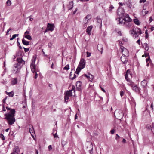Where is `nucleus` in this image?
I'll use <instances>...</instances> for the list:
<instances>
[{
	"label": "nucleus",
	"instance_id": "1",
	"mask_svg": "<svg viewBox=\"0 0 154 154\" xmlns=\"http://www.w3.org/2000/svg\"><path fill=\"white\" fill-rule=\"evenodd\" d=\"M85 61L83 58L81 59L79 65L76 69V71L75 72V73L78 75L80 71L81 70L85 67Z\"/></svg>",
	"mask_w": 154,
	"mask_h": 154
},
{
	"label": "nucleus",
	"instance_id": "2",
	"mask_svg": "<svg viewBox=\"0 0 154 154\" xmlns=\"http://www.w3.org/2000/svg\"><path fill=\"white\" fill-rule=\"evenodd\" d=\"M123 113L121 110L117 109L115 111L114 116L117 119H121L123 116Z\"/></svg>",
	"mask_w": 154,
	"mask_h": 154
},
{
	"label": "nucleus",
	"instance_id": "3",
	"mask_svg": "<svg viewBox=\"0 0 154 154\" xmlns=\"http://www.w3.org/2000/svg\"><path fill=\"white\" fill-rule=\"evenodd\" d=\"M15 110L10 108V125L13 124L15 121L14 117L15 116Z\"/></svg>",
	"mask_w": 154,
	"mask_h": 154
},
{
	"label": "nucleus",
	"instance_id": "4",
	"mask_svg": "<svg viewBox=\"0 0 154 154\" xmlns=\"http://www.w3.org/2000/svg\"><path fill=\"white\" fill-rule=\"evenodd\" d=\"M117 14L121 18L124 17L126 15L124 10L122 7H119L117 10Z\"/></svg>",
	"mask_w": 154,
	"mask_h": 154
},
{
	"label": "nucleus",
	"instance_id": "5",
	"mask_svg": "<svg viewBox=\"0 0 154 154\" xmlns=\"http://www.w3.org/2000/svg\"><path fill=\"white\" fill-rule=\"evenodd\" d=\"M17 64L14 65V66L20 68L24 64L25 61L21 58H17Z\"/></svg>",
	"mask_w": 154,
	"mask_h": 154
},
{
	"label": "nucleus",
	"instance_id": "6",
	"mask_svg": "<svg viewBox=\"0 0 154 154\" xmlns=\"http://www.w3.org/2000/svg\"><path fill=\"white\" fill-rule=\"evenodd\" d=\"M120 49L121 51L122 54V55L127 56H129L128 51L126 48H124L123 46H121L120 47Z\"/></svg>",
	"mask_w": 154,
	"mask_h": 154
},
{
	"label": "nucleus",
	"instance_id": "7",
	"mask_svg": "<svg viewBox=\"0 0 154 154\" xmlns=\"http://www.w3.org/2000/svg\"><path fill=\"white\" fill-rule=\"evenodd\" d=\"M128 56L122 55L121 57V60L122 62V64H126L128 61L127 57Z\"/></svg>",
	"mask_w": 154,
	"mask_h": 154
},
{
	"label": "nucleus",
	"instance_id": "8",
	"mask_svg": "<svg viewBox=\"0 0 154 154\" xmlns=\"http://www.w3.org/2000/svg\"><path fill=\"white\" fill-rule=\"evenodd\" d=\"M82 82L80 81H78L76 82V89L79 91H81V85Z\"/></svg>",
	"mask_w": 154,
	"mask_h": 154
},
{
	"label": "nucleus",
	"instance_id": "9",
	"mask_svg": "<svg viewBox=\"0 0 154 154\" xmlns=\"http://www.w3.org/2000/svg\"><path fill=\"white\" fill-rule=\"evenodd\" d=\"M75 87L73 85L72 86V89L71 90H69V91H67L65 94L69 96H71L72 95V91H73L75 93Z\"/></svg>",
	"mask_w": 154,
	"mask_h": 154
},
{
	"label": "nucleus",
	"instance_id": "10",
	"mask_svg": "<svg viewBox=\"0 0 154 154\" xmlns=\"http://www.w3.org/2000/svg\"><path fill=\"white\" fill-rule=\"evenodd\" d=\"M47 28L49 31H53L54 29V24L48 23Z\"/></svg>",
	"mask_w": 154,
	"mask_h": 154
},
{
	"label": "nucleus",
	"instance_id": "11",
	"mask_svg": "<svg viewBox=\"0 0 154 154\" xmlns=\"http://www.w3.org/2000/svg\"><path fill=\"white\" fill-rule=\"evenodd\" d=\"M135 34L134 35H136V37L137 36H138V35H137L138 33H139L140 34H141L142 33L140 29L138 28H135Z\"/></svg>",
	"mask_w": 154,
	"mask_h": 154
},
{
	"label": "nucleus",
	"instance_id": "12",
	"mask_svg": "<svg viewBox=\"0 0 154 154\" xmlns=\"http://www.w3.org/2000/svg\"><path fill=\"white\" fill-rule=\"evenodd\" d=\"M14 68L12 70V72L13 73H15V74H17L20 72V68L18 67H15L14 66Z\"/></svg>",
	"mask_w": 154,
	"mask_h": 154
},
{
	"label": "nucleus",
	"instance_id": "13",
	"mask_svg": "<svg viewBox=\"0 0 154 154\" xmlns=\"http://www.w3.org/2000/svg\"><path fill=\"white\" fill-rule=\"evenodd\" d=\"M93 28V26H88L86 29V32L88 34L90 35L91 34V31Z\"/></svg>",
	"mask_w": 154,
	"mask_h": 154
},
{
	"label": "nucleus",
	"instance_id": "14",
	"mask_svg": "<svg viewBox=\"0 0 154 154\" xmlns=\"http://www.w3.org/2000/svg\"><path fill=\"white\" fill-rule=\"evenodd\" d=\"M20 149L19 147L18 146H15L14 148L13 152L11 154H19L18 152H19Z\"/></svg>",
	"mask_w": 154,
	"mask_h": 154
},
{
	"label": "nucleus",
	"instance_id": "15",
	"mask_svg": "<svg viewBox=\"0 0 154 154\" xmlns=\"http://www.w3.org/2000/svg\"><path fill=\"white\" fill-rule=\"evenodd\" d=\"M97 48L98 50L100 51L101 54H102L103 49V46L101 44H99L97 45Z\"/></svg>",
	"mask_w": 154,
	"mask_h": 154
},
{
	"label": "nucleus",
	"instance_id": "16",
	"mask_svg": "<svg viewBox=\"0 0 154 154\" xmlns=\"http://www.w3.org/2000/svg\"><path fill=\"white\" fill-rule=\"evenodd\" d=\"M17 82V78H12L11 79V84L12 85H16Z\"/></svg>",
	"mask_w": 154,
	"mask_h": 154
},
{
	"label": "nucleus",
	"instance_id": "17",
	"mask_svg": "<svg viewBox=\"0 0 154 154\" xmlns=\"http://www.w3.org/2000/svg\"><path fill=\"white\" fill-rule=\"evenodd\" d=\"M133 90L135 92H138L140 91V88L138 87L137 85H134L132 87Z\"/></svg>",
	"mask_w": 154,
	"mask_h": 154
},
{
	"label": "nucleus",
	"instance_id": "18",
	"mask_svg": "<svg viewBox=\"0 0 154 154\" xmlns=\"http://www.w3.org/2000/svg\"><path fill=\"white\" fill-rule=\"evenodd\" d=\"M125 22H131L132 20L130 18L128 15L127 14L125 15L124 18Z\"/></svg>",
	"mask_w": 154,
	"mask_h": 154
},
{
	"label": "nucleus",
	"instance_id": "19",
	"mask_svg": "<svg viewBox=\"0 0 154 154\" xmlns=\"http://www.w3.org/2000/svg\"><path fill=\"white\" fill-rule=\"evenodd\" d=\"M5 118L7 119L8 123L10 125V112L7 114H5Z\"/></svg>",
	"mask_w": 154,
	"mask_h": 154
},
{
	"label": "nucleus",
	"instance_id": "20",
	"mask_svg": "<svg viewBox=\"0 0 154 154\" xmlns=\"http://www.w3.org/2000/svg\"><path fill=\"white\" fill-rule=\"evenodd\" d=\"M147 82L145 79H144L141 82V85L143 87L145 88L146 87Z\"/></svg>",
	"mask_w": 154,
	"mask_h": 154
},
{
	"label": "nucleus",
	"instance_id": "21",
	"mask_svg": "<svg viewBox=\"0 0 154 154\" xmlns=\"http://www.w3.org/2000/svg\"><path fill=\"white\" fill-rule=\"evenodd\" d=\"M127 81L128 82V84L129 85L131 86V87H133V86L134 85V82L132 81L130 79H127Z\"/></svg>",
	"mask_w": 154,
	"mask_h": 154
},
{
	"label": "nucleus",
	"instance_id": "22",
	"mask_svg": "<svg viewBox=\"0 0 154 154\" xmlns=\"http://www.w3.org/2000/svg\"><path fill=\"white\" fill-rule=\"evenodd\" d=\"M124 25L126 27L130 28L131 27L132 24L130 22H126L125 23Z\"/></svg>",
	"mask_w": 154,
	"mask_h": 154
},
{
	"label": "nucleus",
	"instance_id": "23",
	"mask_svg": "<svg viewBox=\"0 0 154 154\" xmlns=\"http://www.w3.org/2000/svg\"><path fill=\"white\" fill-rule=\"evenodd\" d=\"M73 2L72 1L69 2V5H68V8L69 10L71 9L73 7Z\"/></svg>",
	"mask_w": 154,
	"mask_h": 154
},
{
	"label": "nucleus",
	"instance_id": "24",
	"mask_svg": "<svg viewBox=\"0 0 154 154\" xmlns=\"http://www.w3.org/2000/svg\"><path fill=\"white\" fill-rule=\"evenodd\" d=\"M122 18L120 17L119 18H118V20L119 21V24H121L123 25H124V24L125 22L124 18H123L122 19Z\"/></svg>",
	"mask_w": 154,
	"mask_h": 154
},
{
	"label": "nucleus",
	"instance_id": "25",
	"mask_svg": "<svg viewBox=\"0 0 154 154\" xmlns=\"http://www.w3.org/2000/svg\"><path fill=\"white\" fill-rule=\"evenodd\" d=\"M129 73L131 75V74L130 73V71L129 69H128L126 72L125 75V79L127 80L128 79H129L128 77Z\"/></svg>",
	"mask_w": 154,
	"mask_h": 154
},
{
	"label": "nucleus",
	"instance_id": "26",
	"mask_svg": "<svg viewBox=\"0 0 154 154\" xmlns=\"http://www.w3.org/2000/svg\"><path fill=\"white\" fill-rule=\"evenodd\" d=\"M29 132L32 135V133H34V128H33L32 125H29Z\"/></svg>",
	"mask_w": 154,
	"mask_h": 154
},
{
	"label": "nucleus",
	"instance_id": "27",
	"mask_svg": "<svg viewBox=\"0 0 154 154\" xmlns=\"http://www.w3.org/2000/svg\"><path fill=\"white\" fill-rule=\"evenodd\" d=\"M145 55L146 57V61L147 63L148 61H149L150 60V57L149 55V54H147L146 53H145Z\"/></svg>",
	"mask_w": 154,
	"mask_h": 154
},
{
	"label": "nucleus",
	"instance_id": "28",
	"mask_svg": "<svg viewBox=\"0 0 154 154\" xmlns=\"http://www.w3.org/2000/svg\"><path fill=\"white\" fill-rule=\"evenodd\" d=\"M129 32L130 34L132 35L134 37H136V36L134 35L135 34V30L134 28L132 30L130 31Z\"/></svg>",
	"mask_w": 154,
	"mask_h": 154
},
{
	"label": "nucleus",
	"instance_id": "29",
	"mask_svg": "<svg viewBox=\"0 0 154 154\" xmlns=\"http://www.w3.org/2000/svg\"><path fill=\"white\" fill-rule=\"evenodd\" d=\"M32 62L31 63L30 65V67L32 66H35V61L36 60V58H33V59H32Z\"/></svg>",
	"mask_w": 154,
	"mask_h": 154
},
{
	"label": "nucleus",
	"instance_id": "30",
	"mask_svg": "<svg viewBox=\"0 0 154 154\" xmlns=\"http://www.w3.org/2000/svg\"><path fill=\"white\" fill-rule=\"evenodd\" d=\"M22 43L25 45H28L29 44V42L25 40L24 38L22 40Z\"/></svg>",
	"mask_w": 154,
	"mask_h": 154
},
{
	"label": "nucleus",
	"instance_id": "31",
	"mask_svg": "<svg viewBox=\"0 0 154 154\" xmlns=\"http://www.w3.org/2000/svg\"><path fill=\"white\" fill-rule=\"evenodd\" d=\"M143 46L146 51H148L149 49V46L146 43H144Z\"/></svg>",
	"mask_w": 154,
	"mask_h": 154
},
{
	"label": "nucleus",
	"instance_id": "32",
	"mask_svg": "<svg viewBox=\"0 0 154 154\" xmlns=\"http://www.w3.org/2000/svg\"><path fill=\"white\" fill-rule=\"evenodd\" d=\"M134 21L136 24H137L138 25H140V23L139 20L138 19H134Z\"/></svg>",
	"mask_w": 154,
	"mask_h": 154
},
{
	"label": "nucleus",
	"instance_id": "33",
	"mask_svg": "<svg viewBox=\"0 0 154 154\" xmlns=\"http://www.w3.org/2000/svg\"><path fill=\"white\" fill-rule=\"evenodd\" d=\"M24 37L29 40H31L32 39L31 36L29 35H26Z\"/></svg>",
	"mask_w": 154,
	"mask_h": 154
},
{
	"label": "nucleus",
	"instance_id": "34",
	"mask_svg": "<svg viewBox=\"0 0 154 154\" xmlns=\"http://www.w3.org/2000/svg\"><path fill=\"white\" fill-rule=\"evenodd\" d=\"M114 8V7L112 5H111L109 9V12L111 13L112 12V10Z\"/></svg>",
	"mask_w": 154,
	"mask_h": 154
},
{
	"label": "nucleus",
	"instance_id": "35",
	"mask_svg": "<svg viewBox=\"0 0 154 154\" xmlns=\"http://www.w3.org/2000/svg\"><path fill=\"white\" fill-rule=\"evenodd\" d=\"M18 35H19L18 34L13 35H12V38H10V40H13V39L15 38L16 37V36H17Z\"/></svg>",
	"mask_w": 154,
	"mask_h": 154
},
{
	"label": "nucleus",
	"instance_id": "36",
	"mask_svg": "<svg viewBox=\"0 0 154 154\" xmlns=\"http://www.w3.org/2000/svg\"><path fill=\"white\" fill-rule=\"evenodd\" d=\"M146 128L149 130H152V128L150 125H146Z\"/></svg>",
	"mask_w": 154,
	"mask_h": 154
},
{
	"label": "nucleus",
	"instance_id": "37",
	"mask_svg": "<svg viewBox=\"0 0 154 154\" xmlns=\"http://www.w3.org/2000/svg\"><path fill=\"white\" fill-rule=\"evenodd\" d=\"M120 138H121V137H120L117 134L116 135V139L118 142L119 141V139Z\"/></svg>",
	"mask_w": 154,
	"mask_h": 154
},
{
	"label": "nucleus",
	"instance_id": "38",
	"mask_svg": "<svg viewBox=\"0 0 154 154\" xmlns=\"http://www.w3.org/2000/svg\"><path fill=\"white\" fill-rule=\"evenodd\" d=\"M30 67L32 72L33 73H34L35 72V66H32V67L31 66Z\"/></svg>",
	"mask_w": 154,
	"mask_h": 154
},
{
	"label": "nucleus",
	"instance_id": "39",
	"mask_svg": "<svg viewBox=\"0 0 154 154\" xmlns=\"http://www.w3.org/2000/svg\"><path fill=\"white\" fill-rule=\"evenodd\" d=\"M64 69L65 70H68L69 69V64L66 65L64 67Z\"/></svg>",
	"mask_w": 154,
	"mask_h": 154
},
{
	"label": "nucleus",
	"instance_id": "40",
	"mask_svg": "<svg viewBox=\"0 0 154 154\" xmlns=\"http://www.w3.org/2000/svg\"><path fill=\"white\" fill-rule=\"evenodd\" d=\"M69 96L65 94V97H64V98H65V101L66 102V100H68L69 99Z\"/></svg>",
	"mask_w": 154,
	"mask_h": 154
},
{
	"label": "nucleus",
	"instance_id": "41",
	"mask_svg": "<svg viewBox=\"0 0 154 154\" xmlns=\"http://www.w3.org/2000/svg\"><path fill=\"white\" fill-rule=\"evenodd\" d=\"M23 48L24 49L25 52H28L29 50V48H26L25 47H23Z\"/></svg>",
	"mask_w": 154,
	"mask_h": 154
},
{
	"label": "nucleus",
	"instance_id": "42",
	"mask_svg": "<svg viewBox=\"0 0 154 154\" xmlns=\"http://www.w3.org/2000/svg\"><path fill=\"white\" fill-rule=\"evenodd\" d=\"M0 137L1 138H2V139L3 140H5V137H4V136L2 134H0Z\"/></svg>",
	"mask_w": 154,
	"mask_h": 154
},
{
	"label": "nucleus",
	"instance_id": "43",
	"mask_svg": "<svg viewBox=\"0 0 154 154\" xmlns=\"http://www.w3.org/2000/svg\"><path fill=\"white\" fill-rule=\"evenodd\" d=\"M90 18H91V16L89 15H87L86 16L85 18V19H88V20H89Z\"/></svg>",
	"mask_w": 154,
	"mask_h": 154
},
{
	"label": "nucleus",
	"instance_id": "44",
	"mask_svg": "<svg viewBox=\"0 0 154 154\" xmlns=\"http://www.w3.org/2000/svg\"><path fill=\"white\" fill-rule=\"evenodd\" d=\"M122 40L124 42H126L128 41V39L126 38H123L122 39Z\"/></svg>",
	"mask_w": 154,
	"mask_h": 154
},
{
	"label": "nucleus",
	"instance_id": "45",
	"mask_svg": "<svg viewBox=\"0 0 154 154\" xmlns=\"http://www.w3.org/2000/svg\"><path fill=\"white\" fill-rule=\"evenodd\" d=\"M131 105L133 106H135L136 105V103L134 102V101L132 100V102L131 103Z\"/></svg>",
	"mask_w": 154,
	"mask_h": 154
},
{
	"label": "nucleus",
	"instance_id": "46",
	"mask_svg": "<svg viewBox=\"0 0 154 154\" xmlns=\"http://www.w3.org/2000/svg\"><path fill=\"white\" fill-rule=\"evenodd\" d=\"M17 45L19 46V48L20 49H22V47L20 46V43L18 41H17Z\"/></svg>",
	"mask_w": 154,
	"mask_h": 154
},
{
	"label": "nucleus",
	"instance_id": "47",
	"mask_svg": "<svg viewBox=\"0 0 154 154\" xmlns=\"http://www.w3.org/2000/svg\"><path fill=\"white\" fill-rule=\"evenodd\" d=\"M22 55V53L20 52L19 51L18 53L17 54V55L18 56H21Z\"/></svg>",
	"mask_w": 154,
	"mask_h": 154
},
{
	"label": "nucleus",
	"instance_id": "48",
	"mask_svg": "<svg viewBox=\"0 0 154 154\" xmlns=\"http://www.w3.org/2000/svg\"><path fill=\"white\" fill-rule=\"evenodd\" d=\"M87 57H90L91 55V53H90L88 52H87Z\"/></svg>",
	"mask_w": 154,
	"mask_h": 154
},
{
	"label": "nucleus",
	"instance_id": "49",
	"mask_svg": "<svg viewBox=\"0 0 154 154\" xmlns=\"http://www.w3.org/2000/svg\"><path fill=\"white\" fill-rule=\"evenodd\" d=\"M115 132V130L114 129H112L110 131V133L112 134H113Z\"/></svg>",
	"mask_w": 154,
	"mask_h": 154
},
{
	"label": "nucleus",
	"instance_id": "50",
	"mask_svg": "<svg viewBox=\"0 0 154 154\" xmlns=\"http://www.w3.org/2000/svg\"><path fill=\"white\" fill-rule=\"evenodd\" d=\"M29 33V31H26L24 33V36H25L26 35H28V34Z\"/></svg>",
	"mask_w": 154,
	"mask_h": 154
},
{
	"label": "nucleus",
	"instance_id": "51",
	"mask_svg": "<svg viewBox=\"0 0 154 154\" xmlns=\"http://www.w3.org/2000/svg\"><path fill=\"white\" fill-rule=\"evenodd\" d=\"M120 95L121 97H122L124 94V92L123 91H121L120 92Z\"/></svg>",
	"mask_w": 154,
	"mask_h": 154
},
{
	"label": "nucleus",
	"instance_id": "52",
	"mask_svg": "<svg viewBox=\"0 0 154 154\" xmlns=\"http://www.w3.org/2000/svg\"><path fill=\"white\" fill-rule=\"evenodd\" d=\"M14 94V92L12 91L10 92V97H13Z\"/></svg>",
	"mask_w": 154,
	"mask_h": 154
},
{
	"label": "nucleus",
	"instance_id": "53",
	"mask_svg": "<svg viewBox=\"0 0 154 154\" xmlns=\"http://www.w3.org/2000/svg\"><path fill=\"white\" fill-rule=\"evenodd\" d=\"M52 45V44L51 43H49L48 44V46L49 48H51Z\"/></svg>",
	"mask_w": 154,
	"mask_h": 154
},
{
	"label": "nucleus",
	"instance_id": "54",
	"mask_svg": "<svg viewBox=\"0 0 154 154\" xmlns=\"http://www.w3.org/2000/svg\"><path fill=\"white\" fill-rule=\"evenodd\" d=\"M150 108L151 109L152 111L153 109V105L152 103V104L151 105Z\"/></svg>",
	"mask_w": 154,
	"mask_h": 154
},
{
	"label": "nucleus",
	"instance_id": "55",
	"mask_svg": "<svg viewBox=\"0 0 154 154\" xmlns=\"http://www.w3.org/2000/svg\"><path fill=\"white\" fill-rule=\"evenodd\" d=\"M48 148L49 150H51L52 149V147L51 146V145H50L49 146Z\"/></svg>",
	"mask_w": 154,
	"mask_h": 154
},
{
	"label": "nucleus",
	"instance_id": "56",
	"mask_svg": "<svg viewBox=\"0 0 154 154\" xmlns=\"http://www.w3.org/2000/svg\"><path fill=\"white\" fill-rule=\"evenodd\" d=\"M100 88H101L102 90L104 92H106V91L103 88H102L101 86H100Z\"/></svg>",
	"mask_w": 154,
	"mask_h": 154
},
{
	"label": "nucleus",
	"instance_id": "57",
	"mask_svg": "<svg viewBox=\"0 0 154 154\" xmlns=\"http://www.w3.org/2000/svg\"><path fill=\"white\" fill-rule=\"evenodd\" d=\"M153 20V19L151 17H150L149 21L150 22H151Z\"/></svg>",
	"mask_w": 154,
	"mask_h": 154
},
{
	"label": "nucleus",
	"instance_id": "58",
	"mask_svg": "<svg viewBox=\"0 0 154 154\" xmlns=\"http://www.w3.org/2000/svg\"><path fill=\"white\" fill-rule=\"evenodd\" d=\"M146 2V0H140V3H144Z\"/></svg>",
	"mask_w": 154,
	"mask_h": 154
},
{
	"label": "nucleus",
	"instance_id": "59",
	"mask_svg": "<svg viewBox=\"0 0 154 154\" xmlns=\"http://www.w3.org/2000/svg\"><path fill=\"white\" fill-rule=\"evenodd\" d=\"M38 74H37L36 72L35 73V76H34V78L35 79H36L37 77L38 76Z\"/></svg>",
	"mask_w": 154,
	"mask_h": 154
},
{
	"label": "nucleus",
	"instance_id": "60",
	"mask_svg": "<svg viewBox=\"0 0 154 154\" xmlns=\"http://www.w3.org/2000/svg\"><path fill=\"white\" fill-rule=\"evenodd\" d=\"M53 135L54 137L55 138L58 137V136L57 135V133H56L55 134H53Z\"/></svg>",
	"mask_w": 154,
	"mask_h": 154
},
{
	"label": "nucleus",
	"instance_id": "61",
	"mask_svg": "<svg viewBox=\"0 0 154 154\" xmlns=\"http://www.w3.org/2000/svg\"><path fill=\"white\" fill-rule=\"evenodd\" d=\"M9 31H10V28L8 29L7 31V32H6V35L9 34Z\"/></svg>",
	"mask_w": 154,
	"mask_h": 154
},
{
	"label": "nucleus",
	"instance_id": "62",
	"mask_svg": "<svg viewBox=\"0 0 154 154\" xmlns=\"http://www.w3.org/2000/svg\"><path fill=\"white\" fill-rule=\"evenodd\" d=\"M90 74H89V78L91 79H92L93 78V76L92 75H91L90 76Z\"/></svg>",
	"mask_w": 154,
	"mask_h": 154
},
{
	"label": "nucleus",
	"instance_id": "63",
	"mask_svg": "<svg viewBox=\"0 0 154 154\" xmlns=\"http://www.w3.org/2000/svg\"><path fill=\"white\" fill-rule=\"evenodd\" d=\"M118 34L120 36H121L122 35V33L121 31H119L118 32Z\"/></svg>",
	"mask_w": 154,
	"mask_h": 154
},
{
	"label": "nucleus",
	"instance_id": "64",
	"mask_svg": "<svg viewBox=\"0 0 154 154\" xmlns=\"http://www.w3.org/2000/svg\"><path fill=\"white\" fill-rule=\"evenodd\" d=\"M76 76L75 75V74L74 75V77L73 78H71V79L72 80H73L74 79H75V78H76Z\"/></svg>",
	"mask_w": 154,
	"mask_h": 154
}]
</instances>
